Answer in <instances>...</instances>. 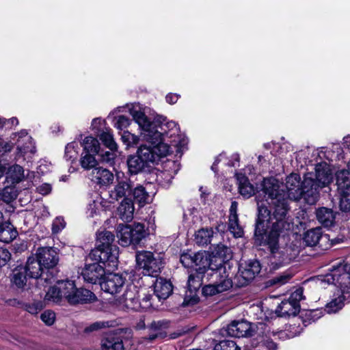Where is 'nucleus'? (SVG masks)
<instances>
[{"instance_id": "20e7f679", "label": "nucleus", "mask_w": 350, "mask_h": 350, "mask_svg": "<svg viewBox=\"0 0 350 350\" xmlns=\"http://www.w3.org/2000/svg\"><path fill=\"white\" fill-rule=\"evenodd\" d=\"M208 276L214 277L216 280L215 283L205 285L202 288V294L204 296H213L229 290L232 286V281L227 271L226 267L219 263L215 270L211 273H207Z\"/></svg>"}, {"instance_id": "7ed1b4c3", "label": "nucleus", "mask_w": 350, "mask_h": 350, "mask_svg": "<svg viewBox=\"0 0 350 350\" xmlns=\"http://www.w3.org/2000/svg\"><path fill=\"white\" fill-rule=\"evenodd\" d=\"M286 189L288 197L293 200H299L301 198L307 201L308 204H314L317 201V193L316 189L306 187L304 179L301 181L298 174L292 173L286 178Z\"/></svg>"}, {"instance_id": "f704fd0d", "label": "nucleus", "mask_w": 350, "mask_h": 350, "mask_svg": "<svg viewBox=\"0 0 350 350\" xmlns=\"http://www.w3.org/2000/svg\"><path fill=\"white\" fill-rule=\"evenodd\" d=\"M27 274L23 267L15 268L11 276V282L18 288H23L27 283Z\"/></svg>"}, {"instance_id": "a211bd4d", "label": "nucleus", "mask_w": 350, "mask_h": 350, "mask_svg": "<svg viewBox=\"0 0 350 350\" xmlns=\"http://www.w3.org/2000/svg\"><path fill=\"white\" fill-rule=\"evenodd\" d=\"M193 268L201 271H210L215 270L219 265H214L210 258L209 254L206 252H199L193 254Z\"/></svg>"}, {"instance_id": "2f4dec72", "label": "nucleus", "mask_w": 350, "mask_h": 350, "mask_svg": "<svg viewBox=\"0 0 350 350\" xmlns=\"http://www.w3.org/2000/svg\"><path fill=\"white\" fill-rule=\"evenodd\" d=\"M127 165L129 172L134 174L142 172L148 166L137 154L128 158Z\"/></svg>"}, {"instance_id": "37998d69", "label": "nucleus", "mask_w": 350, "mask_h": 350, "mask_svg": "<svg viewBox=\"0 0 350 350\" xmlns=\"http://www.w3.org/2000/svg\"><path fill=\"white\" fill-rule=\"evenodd\" d=\"M79 147L77 142H72L66 145L65 148L64 158L66 161L73 163L79 155Z\"/></svg>"}, {"instance_id": "680f3d73", "label": "nucleus", "mask_w": 350, "mask_h": 350, "mask_svg": "<svg viewBox=\"0 0 350 350\" xmlns=\"http://www.w3.org/2000/svg\"><path fill=\"white\" fill-rule=\"evenodd\" d=\"M100 212V204L98 202L96 203L95 201H94L92 203H90L87 209V214L89 217H93L97 214H98Z\"/></svg>"}, {"instance_id": "e2e57ef3", "label": "nucleus", "mask_w": 350, "mask_h": 350, "mask_svg": "<svg viewBox=\"0 0 350 350\" xmlns=\"http://www.w3.org/2000/svg\"><path fill=\"white\" fill-rule=\"evenodd\" d=\"M10 257L11 254L8 250L0 247V267L5 265Z\"/></svg>"}, {"instance_id": "f8f14e48", "label": "nucleus", "mask_w": 350, "mask_h": 350, "mask_svg": "<svg viewBox=\"0 0 350 350\" xmlns=\"http://www.w3.org/2000/svg\"><path fill=\"white\" fill-rule=\"evenodd\" d=\"M139 293V291L136 285L133 283L126 284L124 293L118 299L120 306L128 310H139L141 308Z\"/></svg>"}, {"instance_id": "774afa93", "label": "nucleus", "mask_w": 350, "mask_h": 350, "mask_svg": "<svg viewBox=\"0 0 350 350\" xmlns=\"http://www.w3.org/2000/svg\"><path fill=\"white\" fill-rule=\"evenodd\" d=\"M238 211V203L236 201H233L231 202V205L229 210V217H238L237 214Z\"/></svg>"}, {"instance_id": "a19ab883", "label": "nucleus", "mask_w": 350, "mask_h": 350, "mask_svg": "<svg viewBox=\"0 0 350 350\" xmlns=\"http://www.w3.org/2000/svg\"><path fill=\"white\" fill-rule=\"evenodd\" d=\"M321 237V228H313L308 230L304 237V241L308 246L315 245Z\"/></svg>"}, {"instance_id": "09e8293b", "label": "nucleus", "mask_w": 350, "mask_h": 350, "mask_svg": "<svg viewBox=\"0 0 350 350\" xmlns=\"http://www.w3.org/2000/svg\"><path fill=\"white\" fill-rule=\"evenodd\" d=\"M118 325L116 321H96L92 324H91L88 328L87 330L90 332L99 330L103 328L107 327H113Z\"/></svg>"}, {"instance_id": "b1692460", "label": "nucleus", "mask_w": 350, "mask_h": 350, "mask_svg": "<svg viewBox=\"0 0 350 350\" xmlns=\"http://www.w3.org/2000/svg\"><path fill=\"white\" fill-rule=\"evenodd\" d=\"M336 215L332 209L326 207H321L316 211L317 220L325 228L334 226Z\"/></svg>"}, {"instance_id": "aec40b11", "label": "nucleus", "mask_w": 350, "mask_h": 350, "mask_svg": "<svg viewBox=\"0 0 350 350\" xmlns=\"http://www.w3.org/2000/svg\"><path fill=\"white\" fill-rule=\"evenodd\" d=\"M239 193L245 198H249L255 193V188L252 185L248 178L242 173L235 174Z\"/></svg>"}, {"instance_id": "cd10ccee", "label": "nucleus", "mask_w": 350, "mask_h": 350, "mask_svg": "<svg viewBox=\"0 0 350 350\" xmlns=\"http://www.w3.org/2000/svg\"><path fill=\"white\" fill-rule=\"evenodd\" d=\"M206 271L193 269L189 272L187 288L189 291H196L202 286Z\"/></svg>"}, {"instance_id": "9b49d317", "label": "nucleus", "mask_w": 350, "mask_h": 350, "mask_svg": "<svg viewBox=\"0 0 350 350\" xmlns=\"http://www.w3.org/2000/svg\"><path fill=\"white\" fill-rule=\"evenodd\" d=\"M130 113L133 120L142 129L141 134L145 140L154 139L157 142L159 139L161 132L154 129L153 124L143 111L133 108L130 110Z\"/></svg>"}, {"instance_id": "473e14b6", "label": "nucleus", "mask_w": 350, "mask_h": 350, "mask_svg": "<svg viewBox=\"0 0 350 350\" xmlns=\"http://www.w3.org/2000/svg\"><path fill=\"white\" fill-rule=\"evenodd\" d=\"M132 228L128 225L119 226L118 228L117 237L118 243L124 247L129 246L132 243Z\"/></svg>"}, {"instance_id": "412c9836", "label": "nucleus", "mask_w": 350, "mask_h": 350, "mask_svg": "<svg viewBox=\"0 0 350 350\" xmlns=\"http://www.w3.org/2000/svg\"><path fill=\"white\" fill-rule=\"evenodd\" d=\"M95 299L94 294L85 288H74L71 297H69L68 303L72 305L86 303Z\"/></svg>"}, {"instance_id": "5701e85b", "label": "nucleus", "mask_w": 350, "mask_h": 350, "mask_svg": "<svg viewBox=\"0 0 350 350\" xmlns=\"http://www.w3.org/2000/svg\"><path fill=\"white\" fill-rule=\"evenodd\" d=\"M173 286L170 282L163 279H157L154 285V291L155 295L159 299H167L172 293Z\"/></svg>"}, {"instance_id": "7c9ffc66", "label": "nucleus", "mask_w": 350, "mask_h": 350, "mask_svg": "<svg viewBox=\"0 0 350 350\" xmlns=\"http://www.w3.org/2000/svg\"><path fill=\"white\" fill-rule=\"evenodd\" d=\"M17 234V231L10 223H3L0 225V241L8 243L14 240Z\"/></svg>"}, {"instance_id": "4468645a", "label": "nucleus", "mask_w": 350, "mask_h": 350, "mask_svg": "<svg viewBox=\"0 0 350 350\" xmlns=\"http://www.w3.org/2000/svg\"><path fill=\"white\" fill-rule=\"evenodd\" d=\"M118 333L132 334L129 328H121L116 330V332L107 334L101 340L102 350H124V345L122 339L117 336Z\"/></svg>"}, {"instance_id": "13d9d810", "label": "nucleus", "mask_w": 350, "mask_h": 350, "mask_svg": "<svg viewBox=\"0 0 350 350\" xmlns=\"http://www.w3.org/2000/svg\"><path fill=\"white\" fill-rule=\"evenodd\" d=\"M42 321L47 325H51L55 322V314L51 310H45L40 316Z\"/></svg>"}, {"instance_id": "6e6d98bb", "label": "nucleus", "mask_w": 350, "mask_h": 350, "mask_svg": "<svg viewBox=\"0 0 350 350\" xmlns=\"http://www.w3.org/2000/svg\"><path fill=\"white\" fill-rule=\"evenodd\" d=\"M115 151L116 150H109V151L101 152L100 154L101 162L112 165L114 163V159L116 158Z\"/></svg>"}, {"instance_id": "052dcab7", "label": "nucleus", "mask_w": 350, "mask_h": 350, "mask_svg": "<svg viewBox=\"0 0 350 350\" xmlns=\"http://www.w3.org/2000/svg\"><path fill=\"white\" fill-rule=\"evenodd\" d=\"M304 290L302 288H299L296 289L293 293H291L290 297L288 298L291 301L295 304H299V302L304 299V296L303 295Z\"/></svg>"}, {"instance_id": "6e6552de", "label": "nucleus", "mask_w": 350, "mask_h": 350, "mask_svg": "<svg viewBox=\"0 0 350 350\" xmlns=\"http://www.w3.org/2000/svg\"><path fill=\"white\" fill-rule=\"evenodd\" d=\"M315 172V179L313 178L312 174H308L304 177V184L306 187H310V189L313 187L316 189L318 199L319 189L327 186L332 181V174L325 164L317 165Z\"/></svg>"}, {"instance_id": "6ab92c4d", "label": "nucleus", "mask_w": 350, "mask_h": 350, "mask_svg": "<svg viewBox=\"0 0 350 350\" xmlns=\"http://www.w3.org/2000/svg\"><path fill=\"white\" fill-rule=\"evenodd\" d=\"M104 275V268L97 262L86 265L82 271L84 280L92 284H96Z\"/></svg>"}, {"instance_id": "423d86ee", "label": "nucleus", "mask_w": 350, "mask_h": 350, "mask_svg": "<svg viewBox=\"0 0 350 350\" xmlns=\"http://www.w3.org/2000/svg\"><path fill=\"white\" fill-rule=\"evenodd\" d=\"M136 262L143 273L152 277H157L163 268V260L159 256H154L148 251L139 252L136 254Z\"/></svg>"}, {"instance_id": "69168bd1", "label": "nucleus", "mask_w": 350, "mask_h": 350, "mask_svg": "<svg viewBox=\"0 0 350 350\" xmlns=\"http://www.w3.org/2000/svg\"><path fill=\"white\" fill-rule=\"evenodd\" d=\"M164 127L169 128L172 130H174L175 131H178V128L175 122H174V121L167 122L166 124H162L160 126L161 131H159L161 133V136L163 135V133L166 132V130Z\"/></svg>"}, {"instance_id": "4be33fe9", "label": "nucleus", "mask_w": 350, "mask_h": 350, "mask_svg": "<svg viewBox=\"0 0 350 350\" xmlns=\"http://www.w3.org/2000/svg\"><path fill=\"white\" fill-rule=\"evenodd\" d=\"M335 286L340 288L342 295L338 296L326 305L325 310L328 313H335L340 310L344 306V301L349 299V295L347 296V294L350 293V288L340 286L338 284Z\"/></svg>"}, {"instance_id": "39448f33", "label": "nucleus", "mask_w": 350, "mask_h": 350, "mask_svg": "<svg viewBox=\"0 0 350 350\" xmlns=\"http://www.w3.org/2000/svg\"><path fill=\"white\" fill-rule=\"evenodd\" d=\"M161 133L158 141L154 139L146 140L151 145L141 146L137 152V154L148 165L150 163H154L159 160L160 158L166 157L170 152V146L162 142Z\"/></svg>"}, {"instance_id": "c9c22d12", "label": "nucleus", "mask_w": 350, "mask_h": 350, "mask_svg": "<svg viewBox=\"0 0 350 350\" xmlns=\"http://www.w3.org/2000/svg\"><path fill=\"white\" fill-rule=\"evenodd\" d=\"M213 231L211 228H202L195 234V241L198 245H205L211 243Z\"/></svg>"}, {"instance_id": "603ef678", "label": "nucleus", "mask_w": 350, "mask_h": 350, "mask_svg": "<svg viewBox=\"0 0 350 350\" xmlns=\"http://www.w3.org/2000/svg\"><path fill=\"white\" fill-rule=\"evenodd\" d=\"M292 278V275L288 273H284L281 275L273 278L269 282L272 285H283L287 283Z\"/></svg>"}, {"instance_id": "f3484780", "label": "nucleus", "mask_w": 350, "mask_h": 350, "mask_svg": "<svg viewBox=\"0 0 350 350\" xmlns=\"http://www.w3.org/2000/svg\"><path fill=\"white\" fill-rule=\"evenodd\" d=\"M225 332L230 336L241 338L251 336L252 329L248 321L241 320L232 321L227 325Z\"/></svg>"}, {"instance_id": "dca6fc26", "label": "nucleus", "mask_w": 350, "mask_h": 350, "mask_svg": "<svg viewBox=\"0 0 350 350\" xmlns=\"http://www.w3.org/2000/svg\"><path fill=\"white\" fill-rule=\"evenodd\" d=\"M133 182L129 178L118 180L114 188L109 191L110 202L118 201L120 198H129L131 196Z\"/></svg>"}, {"instance_id": "2eb2a0df", "label": "nucleus", "mask_w": 350, "mask_h": 350, "mask_svg": "<svg viewBox=\"0 0 350 350\" xmlns=\"http://www.w3.org/2000/svg\"><path fill=\"white\" fill-rule=\"evenodd\" d=\"M36 257L44 269H53L59 262V256L55 249L51 247H39Z\"/></svg>"}, {"instance_id": "864d4df0", "label": "nucleus", "mask_w": 350, "mask_h": 350, "mask_svg": "<svg viewBox=\"0 0 350 350\" xmlns=\"http://www.w3.org/2000/svg\"><path fill=\"white\" fill-rule=\"evenodd\" d=\"M25 310L32 314H38L40 311L42 310V309L43 308L44 306H43V304L42 301H35L32 303H30V304H27L25 306Z\"/></svg>"}, {"instance_id": "5fc2aeb1", "label": "nucleus", "mask_w": 350, "mask_h": 350, "mask_svg": "<svg viewBox=\"0 0 350 350\" xmlns=\"http://www.w3.org/2000/svg\"><path fill=\"white\" fill-rule=\"evenodd\" d=\"M130 124V119L124 116H119L115 118L114 126L118 130H123Z\"/></svg>"}, {"instance_id": "e433bc0d", "label": "nucleus", "mask_w": 350, "mask_h": 350, "mask_svg": "<svg viewBox=\"0 0 350 350\" xmlns=\"http://www.w3.org/2000/svg\"><path fill=\"white\" fill-rule=\"evenodd\" d=\"M57 287L60 291L62 299L64 298L67 301L71 297L75 287V282L71 280H59L57 282Z\"/></svg>"}, {"instance_id": "a18cd8bd", "label": "nucleus", "mask_w": 350, "mask_h": 350, "mask_svg": "<svg viewBox=\"0 0 350 350\" xmlns=\"http://www.w3.org/2000/svg\"><path fill=\"white\" fill-rule=\"evenodd\" d=\"M99 137L103 144L110 150H117L118 145L115 142L110 130L107 129L105 131H103Z\"/></svg>"}, {"instance_id": "4c0bfd02", "label": "nucleus", "mask_w": 350, "mask_h": 350, "mask_svg": "<svg viewBox=\"0 0 350 350\" xmlns=\"http://www.w3.org/2000/svg\"><path fill=\"white\" fill-rule=\"evenodd\" d=\"M83 152L87 153L98 154L100 149V144L97 139L92 137H86L82 143Z\"/></svg>"}, {"instance_id": "a878e982", "label": "nucleus", "mask_w": 350, "mask_h": 350, "mask_svg": "<svg viewBox=\"0 0 350 350\" xmlns=\"http://www.w3.org/2000/svg\"><path fill=\"white\" fill-rule=\"evenodd\" d=\"M134 206L130 198H124L117 210V215L124 221L129 222L133 217Z\"/></svg>"}, {"instance_id": "bb28decb", "label": "nucleus", "mask_w": 350, "mask_h": 350, "mask_svg": "<svg viewBox=\"0 0 350 350\" xmlns=\"http://www.w3.org/2000/svg\"><path fill=\"white\" fill-rule=\"evenodd\" d=\"M299 304H295L288 299L281 302L276 312L280 317L295 316L299 312Z\"/></svg>"}, {"instance_id": "0e129e2a", "label": "nucleus", "mask_w": 350, "mask_h": 350, "mask_svg": "<svg viewBox=\"0 0 350 350\" xmlns=\"http://www.w3.org/2000/svg\"><path fill=\"white\" fill-rule=\"evenodd\" d=\"M36 190L39 193L44 196L51 193L52 190V187L49 183H43L41 185L38 186L36 188Z\"/></svg>"}, {"instance_id": "0eeeda50", "label": "nucleus", "mask_w": 350, "mask_h": 350, "mask_svg": "<svg viewBox=\"0 0 350 350\" xmlns=\"http://www.w3.org/2000/svg\"><path fill=\"white\" fill-rule=\"evenodd\" d=\"M324 284L339 285L350 288V265L339 262L334 265L330 271L322 276L320 284Z\"/></svg>"}, {"instance_id": "f03ea898", "label": "nucleus", "mask_w": 350, "mask_h": 350, "mask_svg": "<svg viewBox=\"0 0 350 350\" xmlns=\"http://www.w3.org/2000/svg\"><path fill=\"white\" fill-rule=\"evenodd\" d=\"M115 236L107 230L99 232L97 234L96 247L90 253V258L103 263L109 268L118 266V247L113 245Z\"/></svg>"}, {"instance_id": "bf43d9fd", "label": "nucleus", "mask_w": 350, "mask_h": 350, "mask_svg": "<svg viewBox=\"0 0 350 350\" xmlns=\"http://www.w3.org/2000/svg\"><path fill=\"white\" fill-rule=\"evenodd\" d=\"M66 226V222L63 217H57L53 221L52 224V230L53 233H58Z\"/></svg>"}, {"instance_id": "9d476101", "label": "nucleus", "mask_w": 350, "mask_h": 350, "mask_svg": "<svg viewBox=\"0 0 350 350\" xmlns=\"http://www.w3.org/2000/svg\"><path fill=\"white\" fill-rule=\"evenodd\" d=\"M259 261L250 260L240 265L239 271L234 278L235 284L239 287L247 285L260 271Z\"/></svg>"}, {"instance_id": "58836bf2", "label": "nucleus", "mask_w": 350, "mask_h": 350, "mask_svg": "<svg viewBox=\"0 0 350 350\" xmlns=\"http://www.w3.org/2000/svg\"><path fill=\"white\" fill-rule=\"evenodd\" d=\"M95 154L92 153L83 152L80 159V164L83 169L89 170L96 168L98 161L95 159Z\"/></svg>"}, {"instance_id": "393cba45", "label": "nucleus", "mask_w": 350, "mask_h": 350, "mask_svg": "<svg viewBox=\"0 0 350 350\" xmlns=\"http://www.w3.org/2000/svg\"><path fill=\"white\" fill-rule=\"evenodd\" d=\"M23 268L29 278L35 279L42 276L44 269L38 259L34 256L28 258L26 265Z\"/></svg>"}, {"instance_id": "c03bdc74", "label": "nucleus", "mask_w": 350, "mask_h": 350, "mask_svg": "<svg viewBox=\"0 0 350 350\" xmlns=\"http://www.w3.org/2000/svg\"><path fill=\"white\" fill-rule=\"evenodd\" d=\"M44 299L48 302H52L54 304H60L62 302V297L57 283L53 286L49 288L45 295Z\"/></svg>"}, {"instance_id": "ea45409f", "label": "nucleus", "mask_w": 350, "mask_h": 350, "mask_svg": "<svg viewBox=\"0 0 350 350\" xmlns=\"http://www.w3.org/2000/svg\"><path fill=\"white\" fill-rule=\"evenodd\" d=\"M165 325L164 322L163 321H153L148 326V329L149 330L148 336L145 338V339L148 340L150 341H153L156 338L161 337L162 336L161 329L162 327Z\"/></svg>"}, {"instance_id": "3c124183", "label": "nucleus", "mask_w": 350, "mask_h": 350, "mask_svg": "<svg viewBox=\"0 0 350 350\" xmlns=\"http://www.w3.org/2000/svg\"><path fill=\"white\" fill-rule=\"evenodd\" d=\"M214 350H240V349L234 341L224 340L215 345Z\"/></svg>"}, {"instance_id": "338daca9", "label": "nucleus", "mask_w": 350, "mask_h": 350, "mask_svg": "<svg viewBox=\"0 0 350 350\" xmlns=\"http://www.w3.org/2000/svg\"><path fill=\"white\" fill-rule=\"evenodd\" d=\"M152 298L151 295H144V297L142 298L141 302V308H148L152 306V303L150 302V299Z\"/></svg>"}, {"instance_id": "49530a36", "label": "nucleus", "mask_w": 350, "mask_h": 350, "mask_svg": "<svg viewBox=\"0 0 350 350\" xmlns=\"http://www.w3.org/2000/svg\"><path fill=\"white\" fill-rule=\"evenodd\" d=\"M146 231L144 230V227L141 224H137L132 228V243L133 245H137L140 243V241L145 237Z\"/></svg>"}, {"instance_id": "72a5a7b5", "label": "nucleus", "mask_w": 350, "mask_h": 350, "mask_svg": "<svg viewBox=\"0 0 350 350\" xmlns=\"http://www.w3.org/2000/svg\"><path fill=\"white\" fill-rule=\"evenodd\" d=\"M19 138H24V141L28 142V144H21V140L18 139L17 149L22 154H27L30 152L31 154L35 153L36 147L34 144H32V139L30 136L27 135L26 131H21L19 133H18Z\"/></svg>"}, {"instance_id": "79ce46f5", "label": "nucleus", "mask_w": 350, "mask_h": 350, "mask_svg": "<svg viewBox=\"0 0 350 350\" xmlns=\"http://www.w3.org/2000/svg\"><path fill=\"white\" fill-rule=\"evenodd\" d=\"M131 195L139 204L144 205L149 200L150 196L142 185H138L132 190Z\"/></svg>"}, {"instance_id": "de8ad7c7", "label": "nucleus", "mask_w": 350, "mask_h": 350, "mask_svg": "<svg viewBox=\"0 0 350 350\" xmlns=\"http://www.w3.org/2000/svg\"><path fill=\"white\" fill-rule=\"evenodd\" d=\"M228 230L235 237H241L243 230L239 223V217H228Z\"/></svg>"}, {"instance_id": "f257e3e1", "label": "nucleus", "mask_w": 350, "mask_h": 350, "mask_svg": "<svg viewBox=\"0 0 350 350\" xmlns=\"http://www.w3.org/2000/svg\"><path fill=\"white\" fill-rule=\"evenodd\" d=\"M265 185H273L271 190L265 187V191L274 205L273 212L268 208L267 202H258V217L254 230L255 242L259 245L268 246L272 254L278 249L280 233L290 231L293 228L292 219L287 216L288 205L278 198V185L270 180L265 181Z\"/></svg>"}, {"instance_id": "8fccbe9b", "label": "nucleus", "mask_w": 350, "mask_h": 350, "mask_svg": "<svg viewBox=\"0 0 350 350\" xmlns=\"http://www.w3.org/2000/svg\"><path fill=\"white\" fill-rule=\"evenodd\" d=\"M122 142L127 146L137 145L139 143V138L138 136L132 134L128 131H124L121 135Z\"/></svg>"}, {"instance_id": "c756f323", "label": "nucleus", "mask_w": 350, "mask_h": 350, "mask_svg": "<svg viewBox=\"0 0 350 350\" xmlns=\"http://www.w3.org/2000/svg\"><path fill=\"white\" fill-rule=\"evenodd\" d=\"M92 174L94 178L100 185H107L113 180V174L107 169L96 167L93 170Z\"/></svg>"}, {"instance_id": "1a4fd4ad", "label": "nucleus", "mask_w": 350, "mask_h": 350, "mask_svg": "<svg viewBox=\"0 0 350 350\" xmlns=\"http://www.w3.org/2000/svg\"><path fill=\"white\" fill-rule=\"evenodd\" d=\"M336 185L340 196L339 206L341 211H350V174L347 171L336 174Z\"/></svg>"}, {"instance_id": "ddd939ff", "label": "nucleus", "mask_w": 350, "mask_h": 350, "mask_svg": "<svg viewBox=\"0 0 350 350\" xmlns=\"http://www.w3.org/2000/svg\"><path fill=\"white\" fill-rule=\"evenodd\" d=\"M126 279L122 275L118 273H109L105 276L103 280L100 282L103 291L111 295H116L120 292L125 285Z\"/></svg>"}, {"instance_id": "c85d7f7f", "label": "nucleus", "mask_w": 350, "mask_h": 350, "mask_svg": "<svg viewBox=\"0 0 350 350\" xmlns=\"http://www.w3.org/2000/svg\"><path fill=\"white\" fill-rule=\"evenodd\" d=\"M24 177V170L19 165L16 164L10 166L6 172V179L8 183L12 184L20 183Z\"/></svg>"}, {"instance_id": "4d7b16f0", "label": "nucleus", "mask_w": 350, "mask_h": 350, "mask_svg": "<svg viewBox=\"0 0 350 350\" xmlns=\"http://www.w3.org/2000/svg\"><path fill=\"white\" fill-rule=\"evenodd\" d=\"M180 261L185 267L193 268V254H183L180 256Z\"/></svg>"}]
</instances>
